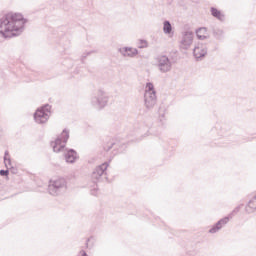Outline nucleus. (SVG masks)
I'll use <instances>...</instances> for the list:
<instances>
[{
	"instance_id": "f257e3e1",
	"label": "nucleus",
	"mask_w": 256,
	"mask_h": 256,
	"mask_svg": "<svg viewBox=\"0 0 256 256\" xmlns=\"http://www.w3.org/2000/svg\"><path fill=\"white\" fill-rule=\"evenodd\" d=\"M27 19L23 14L17 12H8L0 16V35L4 39L19 37L25 31Z\"/></svg>"
},
{
	"instance_id": "f03ea898",
	"label": "nucleus",
	"mask_w": 256,
	"mask_h": 256,
	"mask_svg": "<svg viewBox=\"0 0 256 256\" xmlns=\"http://www.w3.org/2000/svg\"><path fill=\"white\" fill-rule=\"evenodd\" d=\"M67 191V180L65 178H55L49 181L48 193L53 197L63 195Z\"/></svg>"
},
{
	"instance_id": "7ed1b4c3",
	"label": "nucleus",
	"mask_w": 256,
	"mask_h": 256,
	"mask_svg": "<svg viewBox=\"0 0 256 256\" xmlns=\"http://www.w3.org/2000/svg\"><path fill=\"white\" fill-rule=\"evenodd\" d=\"M109 103V96L107 95L106 91L102 89L98 90L91 98H90V105L95 109H103L107 107Z\"/></svg>"
},
{
	"instance_id": "20e7f679",
	"label": "nucleus",
	"mask_w": 256,
	"mask_h": 256,
	"mask_svg": "<svg viewBox=\"0 0 256 256\" xmlns=\"http://www.w3.org/2000/svg\"><path fill=\"white\" fill-rule=\"evenodd\" d=\"M243 207V204L237 206L236 208L233 209V211L226 217L220 219L218 222H216L209 230V233L211 234H215V233H219V231H221L223 229V227H225V225H227V223H229V221H231V219H233L234 215H237V213H239V211H241V208Z\"/></svg>"
},
{
	"instance_id": "39448f33",
	"label": "nucleus",
	"mask_w": 256,
	"mask_h": 256,
	"mask_svg": "<svg viewBox=\"0 0 256 256\" xmlns=\"http://www.w3.org/2000/svg\"><path fill=\"white\" fill-rule=\"evenodd\" d=\"M51 117V105L46 104L39 107L34 113V121L38 125H45Z\"/></svg>"
},
{
	"instance_id": "423d86ee",
	"label": "nucleus",
	"mask_w": 256,
	"mask_h": 256,
	"mask_svg": "<svg viewBox=\"0 0 256 256\" xmlns=\"http://www.w3.org/2000/svg\"><path fill=\"white\" fill-rule=\"evenodd\" d=\"M156 67L159 73H171L173 61L167 55H160L156 58Z\"/></svg>"
},
{
	"instance_id": "0eeeda50",
	"label": "nucleus",
	"mask_w": 256,
	"mask_h": 256,
	"mask_svg": "<svg viewBox=\"0 0 256 256\" xmlns=\"http://www.w3.org/2000/svg\"><path fill=\"white\" fill-rule=\"evenodd\" d=\"M69 141V130L64 129L60 136L54 142H51V147L54 153H61Z\"/></svg>"
},
{
	"instance_id": "6e6552de",
	"label": "nucleus",
	"mask_w": 256,
	"mask_h": 256,
	"mask_svg": "<svg viewBox=\"0 0 256 256\" xmlns=\"http://www.w3.org/2000/svg\"><path fill=\"white\" fill-rule=\"evenodd\" d=\"M109 167V162H104L97 166L92 172V180L95 182L107 181V168Z\"/></svg>"
},
{
	"instance_id": "1a4fd4ad",
	"label": "nucleus",
	"mask_w": 256,
	"mask_h": 256,
	"mask_svg": "<svg viewBox=\"0 0 256 256\" xmlns=\"http://www.w3.org/2000/svg\"><path fill=\"white\" fill-rule=\"evenodd\" d=\"M191 45H193V32L186 31L182 35V39L180 41V49L187 51Z\"/></svg>"
},
{
	"instance_id": "9d476101",
	"label": "nucleus",
	"mask_w": 256,
	"mask_h": 256,
	"mask_svg": "<svg viewBox=\"0 0 256 256\" xmlns=\"http://www.w3.org/2000/svg\"><path fill=\"white\" fill-rule=\"evenodd\" d=\"M193 55L197 61H199V59H203V57H205V55H207V45L198 44L193 49Z\"/></svg>"
},
{
	"instance_id": "9b49d317",
	"label": "nucleus",
	"mask_w": 256,
	"mask_h": 256,
	"mask_svg": "<svg viewBox=\"0 0 256 256\" xmlns=\"http://www.w3.org/2000/svg\"><path fill=\"white\" fill-rule=\"evenodd\" d=\"M144 105L148 110L153 109L157 105V94H144Z\"/></svg>"
},
{
	"instance_id": "f8f14e48",
	"label": "nucleus",
	"mask_w": 256,
	"mask_h": 256,
	"mask_svg": "<svg viewBox=\"0 0 256 256\" xmlns=\"http://www.w3.org/2000/svg\"><path fill=\"white\" fill-rule=\"evenodd\" d=\"M119 53L123 56V57H137V55H139V50H137V48H133V47H123L119 49Z\"/></svg>"
},
{
	"instance_id": "ddd939ff",
	"label": "nucleus",
	"mask_w": 256,
	"mask_h": 256,
	"mask_svg": "<svg viewBox=\"0 0 256 256\" xmlns=\"http://www.w3.org/2000/svg\"><path fill=\"white\" fill-rule=\"evenodd\" d=\"M65 161L66 163H75L77 159H79V156L77 155V151L74 149H69L67 152L64 154Z\"/></svg>"
},
{
	"instance_id": "4468645a",
	"label": "nucleus",
	"mask_w": 256,
	"mask_h": 256,
	"mask_svg": "<svg viewBox=\"0 0 256 256\" xmlns=\"http://www.w3.org/2000/svg\"><path fill=\"white\" fill-rule=\"evenodd\" d=\"M210 13H211L212 17H214L218 21H221V22L225 21V14L222 11H220L219 9H217L215 7H211Z\"/></svg>"
},
{
	"instance_id": "2eb2a0df",
	"label": "nucleus",
	"mask_w": 256,
	"mask_h": 256,
	"mask_svg": "<svg viewBox=\"0 0 256 256\" xmlns=\"http://www.w3.org/2000/svg\"><path fill=\"white\" fill-rule=\"evenodd\" d=\"M147 94L157 95V91H155V86L151 82L146 83L144 95Z\"/></svg>"
},
{
	"instance_id": "dca6fc26",
	"label": "nucleus",
	"mask_w": 256,
	"mask_h": 256,
	"mask_svg": "<svg viewBox=\"0 0 256 256\" xmlns=\"http://www.w3.org/2000/svg\"><path fill=\"white\" fill-rule=\"evenodd\" d=\"M173 31V26H171V22H169V20H165L163 22V32L165 33V35H171Z\"/></svg>"
},
{
	"instance_id": "f3484780",
	"label": "nucleus",
	"mask_w": 256,
	"mask_h": 256,
	"mask_svg": "<svg viewBox=\"0 0 256 256\" xmlns=\"http://www.w3.org/2000/svg\"><path fill=\"white\" fill-rule=\"evenodd\" d=\"M159 123L162 125V127H164V125L166 124L167 119L165 118V108H159Z\"/></svg>"
},
{
	"instance_id": "a211bd4d",
	"label": "nucleus",
	"mask_w": 256,
	"mask_h": 256,
	"mask_svg": "<svg viewBox=\"0 0 256 256\" xmlns=\"http://www.w3.org/2000/svg\"><path fill=\"white\" fill-rule=\"evenodd\" d=\"M213 35L216 39H223V35H225V32L221 28H215L213 30Z\"/></svg>"
},
{
	"instance_id": "6ab92c4d",
	"label": "nucleus",
	"mask_w": 256,
	"mask_h": 256,
	"mask_svg": "<svg viewBox=\"0 0 256 256\" xmlns=\"http://www.w3.org/2000/svg\"><path fill=\"white\" fill-rule=\"evenodd\" d=\"M4 164L7 169H11V158H9V151L4 154Z\"/></svg>"
},
{
	"instance_id": "aec40b11",
	"label": "nucleus",
	"mask_w": 256,
	"mask_h": 256,
	"mask_svg": "<svg viewBox=\"0 0 256 256\" xmlns=\"http://www.w3.org/2000/svg\"><path fill=\"white\" fill-rule=\"evenodd\" d=\"M202 31H207V28H200V29L197 31V37H198V39H199L200 41H203V40H205V39L207 38V36L200 34Z\"/></svg>"
},
{
	"instance_id": "412c9836",
	"label": "nucleus",
	"mask_w": 256,
	"mask_h": 256,
	"mask_svg": "<svg viewBox=\"0 0 256 256\" xmlns=\"http://www.w3.org/2000/svg\"><path fill=\"white\" fill-rule=\"evenodd\" d=\"M115 145V143L110 142L108 143L106 146H104V150L106 151H111V149H113V146Z\"/></svg>"
},
{
	"instance_id": "4be33fe9",
	"label": "nucleus",
	"mask_w": 256,
	"mask_h": 256,
	"mask_svg": "<svg viewBox=\"0 0 256 256\" xmlns=\"http://www.w3.org/2000/svg\"><path fill=\"white\" fill-rule=\"evenodd\" d=\"M1 177H7L9 175V170H0Z\"/></svg>"
},
{
	"instance_id": "5701e85b",
	"label": "nucleus",
	"mask_w": 256,
	"mask_h": 256,
	"mask_svg": "<svg viewBox=\"0 0 256 256\" xmlns=\"http://www.w3.org/2000/svg\"><path fill=\"white\" fill-rule=\"evenodd\" d=\"M140 49H145L147 47V42L145 40H140Z\"/></svg>"
},
{
	"instance_id": "b1692460",
	"label": "nucleus",
	"mask_w": 256,
	"mask_h": 256,
	"mask_svg": "<svg viewBox=\"0 0 256 256\" xmlns=\"http://www.w3.org/2000/svg\"><path fill=\"white\" fill-rule=\"evenodd\" d=\"M87 55H91V52H88L87 54H83L82 55L83 59H85V57H87Z\"/></svg>"
}]
</instances>
